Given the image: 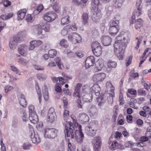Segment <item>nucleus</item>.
<instances>
[{
	"instance_id": "obj_2",
	"label": "nucleus",
	"mask_w": 151,
	"mask_h": 151,
	"mask_svg": "<svg viewBox=\"0 0 151 151\" xmlns=\"http://www.w3.org/2000/svg\"><path fill=\"white\" fill-rule=\"evenodd\" d=\"M123 32H121L120 34L117 36L114 44V52L118 58L119 60H122L124 57V50L127 46V44L122 42V39L123 37H121L123 35Z\"/></svg>"
},
{
	"instance_id": "obj_29",
	"label": "nucleus",
	"mask_w": 151,
	"mask_h": 151,
	"mask_svg": "<svg viewBox=\"0 0 151 151\" xmlns=\"http://www.w3.org/2000/svg\"><path fill=\"white\" fill-rule=\"evenodd\" d=\"M92 50L94 54L97 56H99L102 53V49L101 47H99Z\"/></svg>"
},
{
	"instance_id": "obj_46",
	"label": "nucleus",
	"mask_w": 151,
	"mask_h": 151,
	"mask_svg": "<svg viewBox=\"0 0 151 151\" xmlns=\"http://www.w3.org/2000/svg\"><path fill=\"white\" fill-rule=\"evenodd\" d=\"M99 47H101L100 45L98 42L96 41L93 42L91 44L92 50L97 48Z\"/></svg>"
},
{
	"instance_id": "obj_17",
	"label": "nucleus",
	"mask_w": 151,
	"mask_h": 151,
	"mask_svg": "<svg viewBox=\"0 0 151 151\" xmlns=\"http://www.w3.org/2000/svg\"><path fill=\"white\" fill-rule=\"evenodd\" d=\"M42 43V42L40 40H33L30 42L29 50H32L35 47L39 46Z\"/></svg>"
},
{
	"instance_id": "obj_25",
	"label": "nucleus",
	"mask_w": 151,
	"mask_h": 151,
	"mask_svg": "<svg viewBox=\"0 0 151 151\" xmlns=\"http://www.w3.org/2000/svg\"><path fill=\"white\" fill-rule=\"evenodd\" d=\"M124 0H114L113 5L116 8H121L123 4Z\"/></svg>"
},
{
	"instance_id": "obj_18",
	"label": "nucleus",
	"mask_w": 151,
	"mask_h": 151,
	"mask_svg": "<svg viewBox=\"0 0 151 151\" xmlns=\"http://www.w3.org/2000/svg\"><path fill=\"white\" fill-rule=\"evenodd\" d=\"M81 97H82L83 100L86 102H90L92 101V95L88 93V92L85 93L81 94Z\"/></svg>"
},
{
	"instance_id": "obj_42",
	"label": "nucleus",
	"mask_w": 151,
	"mask_h": 151,
	"mask_svg": "<svg viewBox=\"0 0 151 151\" xmlns=\"http://www.w3.org/2000/svg\"><path fill=\"white\" fill-rule=\"evenodd\" d=\"M53 9L55 12H58L60 10V6L59 3L57 2H55L52 7Z\"/></svg>"
},
{
	"instance_id": "obj_27",
	"label": "nucleus",
	"mask_w": 151,
	"mask_h": 151,
	"mask_svg": "<svg viewBox=\"0 0 151 151\" xmlns=\"http://www.w3.org/2000/svg\"><path fill=\"white\" fill-rule=\"evenodd\" d=\"M26 35V32L25 31H22L18 32L17 37L19 38V41H21L24 40Z\"/></svg>"
},
{
	"instance_id": "obj_43",
	"label": "nucleus",
	"mask_w": 151,
	"mask_h": 151,
	"mask_svg": "<svg viewBox=\"0 0 151 151\" xmlns=\"http://www.w3.org/2000/svg\"><path fill=\"white\" fill-rule=\"evenodd\" d=\"M50 58H53L56 55L57 52L54 49H52L49 51L48 52Z\"/></svg>"
},
{
	"instance_id": "obj_31",
	"label": "nucleus",
	"mask_w": 151,
	"mask_h": 151,
	"mask_svg": "<svg viewBox=\"0 0 151 151\" xmlns=\"http://www.w3.org/2000/svg\"><path fill=\"white\" fill-rule=\"evenodd\" d=\"M143 21L141 19H138L135 22V27L136 29L140 28L143 24Z\"/></svg>"
},
{
	"instance_id": "obj_26",
	"label": "nucleus",
	"mask_w": 151,
	"mask_h": 151,
	"mask_svg": "<svg viewBox=\"0 0 151 151\" xmlns=\"http://www.w3.org/2000/svg\"><path fill=\"white\" fill-rule=\"evenodd\" d=\"M142 9H138L137 8V9L134 10L133 15L132 16V19H135L136 17H138L142 14Z\"/></svg>"
},
{
	"instance_id": "obj_53",
	"label": "nucleus",
	"mask_w": 151,
	"mask_h": 151,
	"mask_svg": "<svg viewBox=\"0 0 151 151\" xmlns=\"http://www.w3.org/2000/svg\"><path fill=\"white\" fill-rule=\"evenodd\" d=\"M59 83H57L55 86V90L58 93H60L61 92V89Z\"/></svg>"
},
{
	"instance_id": "obj_22",
	"label": "nucleus",
	"mask_w": 151,
	"mask_h": 151,
	"mask_svg": "<svg viewBox=\"0 0 151 151\" xmlns=\"http://www.w3.org/2000/svg\"><path fill=\"white\" fill-rule=\"evenodd\" d=\"M29 119L32 123H36L38 121V117L36 113L29 114Z\"/></svg>"
},
{
	"instance_id": "obj_15",
	"label": "nucleus",
	"mask_w": 151,
	"mask_h": 151,
	"mask_svg": "<svg viewBox=\"0 0 151 151\" xmlns=\"http://www.w3.org/2000/svg\"><path fill=\"white\" fill-rule=\"evenodd\" d=\"M28 48V46L24 44L19 45L18 47V51L19 53L22 55L25 56L27 55L26 51Z\"/></svg>"
},
{
	"instance_id": "obj_28",
	"label": "nucleus",
	"mask_w": 151,
	"mask_h": 151,
	"mask_svg": "<svg viewBox=\"0 0 151 151\" xmlns=\"http://www.w3.org/2000/svg\"><path fill=\"white\" fill-rule=\"evenodd\" d=\"M70 31L69 26H67L65 27L61 31V34L63 36L66 35Z\"/></svg>"
},
{
	"instance_id": "obj_45",
	"label": "nucleus",
	"mask_w": 151,
	"mask_h": 151,
	"mask_svg": "<svg viewBox=\"0 0 151 151\" xmlns=\"http://www.w3.org/2000/svg\"><path fill=\"white\" fill-rule=\"evenodd\" d=\"M90 112L93 115H96L97 114L98 110L94 106L92 105L90 109Z\"/></svg>"
},
{
	"instance_id": "obj_56",
	"label": "nucleus",
	"mask_w": 151,
	"mask_h": 151,
	"mask_svg": "<svg viewBox=\"0 0 151 151\" xmlns=\"http://www.w3.org/2000/svg\"><path fill=\"white\" fill-rule=\"evenodd\" d=\"M136 39H137L138 41L137 42V44L135 47V49H137L139 46V45L140 43L142 40V37H139V39L138 37L136 38Z\"/></svg>"
},
{
	"instance_id": "obj_55",
	"label": "nucleus",
	"mask_w": 151,
	"mask_h": 151,
	"mask_svg": "<svg viewBox=\"0 0 151 151\" xmlns=\"http://www.w3.org/2000/svg\"><path fill=\"white\" fill-rule=\"evenodd\" d=\"M29 115L36 113L34 111V106L32 105H30L29 106Z\"/></svg>"
},
{
	"instance_id": "obj_5",
	"label": "nucleus",
	"mask_w": 151,
	"mask_h": 151,
	"mask_svg": "<svg viewBox=\"0 0 151 151\" xmlns=\"http://www.w3.org/2000/svg\"><path fill=\"white\" fill-rule=\"evenodd\" d=\"M68 38L74 44L80 42L81 40V37L80 35L76 32L71 33L69 34L68 36Z\"/></svg>"
},
{
	"instance_id": "obj_16",
	"label": "nucleus",
	"mask_w": 151,
	"mask_h": 151,
	"mask_svg": "<svg viewBox=\"0 0 151 151\" xmlns=\"http://www.w3.org/2000/svg\"><path fill=\"white\" fill-rule=\"evenodd\" d=\"M30 138L33 143L38 144L40 142V138L37 134H35L34 132H32L30 136Z\"/></svg>"
},
{
	"instance_id": "obj_7",
	"label": "nucleus",
	"mask_w": 151,
	"mask_h": 151,
	"mask_svg": "<svg viewBox=\"0 0 151 151\" xmlns=\"http://www.w3.org/2000/svg\"><path fill=\"white\" fill-rule=\"evenodd\" d=\"M48 122L52 123L54 122L57 119V116L53 108H50L48 112L47 117Z\"/></svg>"
},
{
	"instance_id": "obj_64",
	"label": "nucleus",
	"mask_w": 151,
	"mask_h": 151,
	"mask_svg": "<svg viewBox=\"0 0 151 151\" xmlns=\"http://www.w3.org/2000/svg\"><path fill=\"white\" fill-rule=\"evenodd\" d=\"M14 88L13 86L10 85L6 86L5 88V91L6 93H7L9 91L12 90Z\"/></svg>"
},
{
	"instance_id": "obj_60",
	"label": "nucleus",
	"mask_w": 151,
	"mask_h": 151,
	"mask_svg": "<svg viewBox=\"0 0 151 151\" xmlns=\"http://www.w3.org/2000/svg\"><path fill=\"white\" fill-rule=\"evenodd\" d=\"M68 151H74V148L73 149V147H72V145L70 141V139H68Z\"/></svg>"
},
{
	"instance_id": "obj_62",
	"label": "nucleus",
	"mask_w": 151,
	"mask_h": 151,
	"mask_svg": "<svg viewBox=\"0 0 151 151\" xmlns=\"http://www.w3.org/2000/svg\"><path fill=\"white\" fill-rule=\"evenodd\" d=\"M31 146V145L30 144L24 143L22 147L24 149L28 150Z\"/></svg>"
},
{
	"instance_id": "obj_20",
	"label": "nucleus",
	"mask_w": 151,
	"mask_h": 151,
	"mask_svg": "<svg viewBox=\"0 0 151 151\" xmlns=\"http://www.w3.org/2000/svg\"><path fill=\"white\" fill-rule=\"evenodd\" d=\"M92 93H94L96 95H98L99 94L101 88L99 86L96 84H94L90 89Z\"/></svg>"
},
{
	"instance_id": "obj_49",
	"label": "nucleus",
	"mask_w": 151,
	"mask_h": 151,
	"mask_svg": "<svg viewBox=\"0 0 151 151\" xmlns=\"http://www.w3.org/2000/svg\"><path fill=\"white\" fill-rule=\"evenodd\" d=\"M19 103L23 107H26L27 103L25 99H19Z\"/></svg>"
},
{
	"instance_id": "obj_12",
	"label": "nucleus",
	"mask_w": 151,
	"mask_h": 151,
	"mask_svg": "<svg viewBox=\"0 0 151 151\" xmlns=\"http://www.w3.org/2000/svg\"><path fill=\"white\" fill-rule=\"evenodd\" d=\"M95 63L94 57L91 56L87 58L85 62V66L86 68H88L90 66H92Z\"/></svg>"
},
{
	"instance_id": "obj_37",
	"label": "nucleus",
	"mask_w": 151,
	"mask_h": 151,
	"mask_svg": "<svg viewBox=\"0 0 151 151\" xmlns=\"http://www.w3.org/2000/svg\"><path fill=\"white\" fill-rule=\"evenodd\" d=\"M114 97V93H109V96L108 97L107 101L108 103L109 104L111 105L113 102V98Z\"/></svg>"
},
{
	"instance_id": "obj_63",
	"label": "nucleus",
	"mask_w": 151,
	"mask_h": 151,
	"mask_svg": "<svg viewBox=\"0 0 151 151\" xmlns=\"http://www.w3.org/2000/svg\"><path fill=\"white\" fill-rule=\"evenodd\" d=\"M138 93L142 96H145L146 94V91L143 90L142 89H141L137 90Z\"/></svg>"
},
{
	"instance_id": "obj_48",
	"label": "nucleus",
	"mask_w": 151,
	"mask_h": 151,
	"mask_svg": "<svg viewBox=\"0 0 151 151\" xmlns=\"http://www.w3.org/2000/svg\"><path fill=\"white\" fill-rule=\"evenodd\" d=\"M37 78L40 80L45 79L47 77L46 75L43 74H39L37 75Z\"/></svg>"
},
{
	"instance_id": "obj_24",
	"label": "nucleus",
	"mask_w": 151,
	"mask_h": 151,
	"mask_svg": "<svg viewBox=\"0 0 151 151\" xmlns=\"http://www.w3.org/2000/svg\"><path fill=\"white\" fill-rule=\"evenodd\" d=\"M79 119L82 122L84 123L88 122L89 118L86 114L81 113L79 114Z\"/></svg>"
},
{
	"instance_id": "obj_47",
	"label": "nucleus",
	"mask_w": 151,
	"mask_h": 151,
	"mask_svg": "<svg viewBox=\"0 0 151 151\" xmlns=\"http://www.w3.org/2000/svg\"><path fill=\"white\" fill-rule=\"evenodd\" d=\"M82 90L81 93H87L88 91L89 90L88 86V85L85 84L82 86Z\"/></svg>"
},
{
	"instance_id": "obj_21",
	"label": "nucleus",
	"mask_w": 151,
	"mask_h": 151,
	"mask_svg": "<svg viewBox=\"0 0 151 151\" xmlns=\"http://www.w3.org/2000/svg\"><path fill=\"white\" fill-rule=\"evenodd\" d=\"M27 9H21L17 12L18 18L19 20L23 19L25 16Z\"/></svg>"
},
{
	"instance_id": "obj_39",
	"label": "nucleus",
	"mask_w": 151,
	"mask_h": 151,
	"mask_svg": "<svg viewBox=\"0 0 151 151\" xmlns=\"http://www.w3.org/2000/svg\"><path fill=\"white\" fill-rule=\"evenodd\" d=\"M55 61L59 68L61 69H62L64 68L63 65L61 63L60 61V59L59 58H56Z\"/></svg>"
},
{
	"instance_id": "obj_13",
	"label": "nucleus",
	"mask_w": 151,
	"mask_h": 151,
	"mask_svg": "<svg viewBox=\"0 0 151 151\" xmlns=\"http://www.w3.org/2000/svg\"><path fill=\"white\" fill-rule=\"evenodd\" d=\"M105 77V74L102 73H100L96 74L94 75L93 78V79L95 82H99L103 81Z\"/></svg>"
},
{
	"instance_id": "obj_3",
	"label": "nucleus",
	"mask_w": 151,
	"mask_h": 151,
	"mask_svg": "<svg viewBox=\"0 0 151 151\" xmlns=\"http://www.w3.org/2000/svg\"><path fill=\"white\" fill-rule=\"evenodd\" d=\"M82 86V84L78 83L76 84L74 86L75 91L73 94V96L77 99L76 102L78 104V108H82V103H81L80 89Z\"/></svg>"
},
{
	"instance_id": "obj_30",
	"label": "nucleus",
	"mask_w": 151,
	"mask_h": 151,
	"mask_svg": "<svg viewBox=\"0 0 151 151\" xmlns=\"http://www.w3.org/2000/svg\"><path fill=\"white\" fill-rule=\"evenodd\" d=\"M123 35H122L121 37H123V40L124 41V43H125L126 44L128 43L129 40V38L130 37V35L127 33H124L123 32Z\"/></svg>"
},
{
	"instance_id": "obj_19",
	"label": "nucleus",
	"mask_w": 151,
	"mask_h": 151,
	"mask_svg": "<svg viewBox=\"0 0 151 151\" xmlns=\"http://www.w3.org/2000/svg\"><path fill=\"white\" fill-rule=\"evenodd\" d=\"M111 41V39L108 36H104L101 39L102 44L105 46H108L110 45Z\"/></svg>"
},
{
	"instance_id": "obj_44",
	"label": "nucleus",
	"mask_w": 151,
	"mask_h": 151,
	"mask_svg": "<svg viewBox=\"0 0 151 151\" xmlns=\"http://www.w3.org/2000/svg\"><path fill=\"white\" fill-rule=\"evenodd\" d=\"M35 88H36V90H37V93L38 94V96L39 97V102L40 103H41V90H40V89L39 88V85H38V84H36V86H35Z\"/></svg>"
},
{
	"instance_id": "obj_38",
	"label": "nucleus",
	"mask_w": 151,
	"mask_h": 151,
	"mask_svg": "<svg viewBox=\"0 0 151 151\" xmlns=\"http://www.w3.org/2000/svg\"><path fill=\"white\" fill-rule=\"evenodd\" d=\"M13 15L12 13H10L5 14H2L0 17L3 20H6L12 17Z\"/></svg>"
},
{
	"instance_id": "obj_57",
	"label": "nucleus",
	"mask_w": 151,
	"mask_h": 151,
	"mask_svg": "<svg viewBox=\"0 0 151 151\" xmlns=\"http://www.w3.org/2000/svg\"><path fill=\"white\" fill-rule=\"evenodd\" d=\"M119 23L118 21H111L110 22V27H119L118 25Z\"/></svg>"
},
{
	"instance_id": "obj_6",
	"label": "nucleus",
	"mask_w": 151,
	"mask_h": 151,
	"mask_svg": "<svg viewBox=\"0 0 151 151\" xmlns=\"http://www.w3.org/2000/svg\"><path fill=\"white\" fill-rule=\"evenodd\" d=\"M57 17V14L53 11H50L45 13L43 16L44 20L47 22L54 20Z\"/></svg>"
},
{
	"instance_id": "obj_9",
	"label": "nucleus",
	"mask_w": 151,
	"mask_h": 151,
	"mask_svg": "<svg viewBox=\"0 0 151 151\" xmlns=\"http://www.w3.org/2000/svg\"><path fill=\"white\" fill-rule=\"evenodd\" d=\"M101 138L100 137H94L93 141L95 151H99L101 148Z\"/></svg>"
},
{
	"instance_id": "obj_33",
	"label": "nucleus",
	"mask_w": 151,
	"mask_h": 151,
	"mask_svg": "<svg viewBox=\"0 0 151 151\" xmlns=\"http://www.w3.org/2000/svg\"><path fill=\"white\" fill-rule=\"evenodd\" d=\"M99 103L98 104V106L101 107L106 102V100L104 99V98L102 96H99L97 99V100Z\"/></svg>"
},
{
	"instance_id": "obj_35",
	"label": "nucleus",
	"mask_w": 151,
	"mask_h": 151,
	"mask_svg": "<svg viewBox=\"0 0 151 151\" xmlns=\"http://www.w3.org/2000/svg\"><path fill=\"white\" fill-rule=\"evenodd\" d=\"M20 113L22 114V118L23 121L26 122L28 120V118L26 115L25 110L24 109H22L20 110Z\"/></svg>"
},
{
	"instance_id": "obj_23",
	"label": "nucleus",
	"mask_w": 151,
	"mask_h": 151,
	"mask_svg": "<svg viewBox=\"0 0 151 151\" xmlns=\"http://www.w3.org/2000/svg\"><path fill=\"white\" fill-rule=\"evenodd\" d=\"M119 30V27H110L109 32L112 35H115Z\"/></svg>"
},
{
	"instance_id": "obj_58",
	"label": "nucleus",
	"mask_w": 151,
	"mask_h": 151,
	"mask_svg": "<svg viewBox=\"0 0 151 151\" xmlns=\"http://www.w3.org/2000/svg\"><path fill=\"white\" fill-rule=\"evenodd\" d=\"M18 62L22 65H25L27 63V61L23 58H20Z\"/></svg>"
},
{
	"instance_id": "obj_54",
	"label": "nucleus",
	"mask_w": 151,
	"mask_h": 151,
	"mask_svg": "<svg viewBox=\"0 0 151 151\" xmlns=\"http://www.w3.org/2000/svg\"><path fill=\"white\" fill-rule=\"evenodd\" d=\"M60 45L65 48H67L68 47V45L65 39H63L60 42Z\"/></svg>"
},
{
	"instance_id": "obj_59",
	"label": "nucleus",
	"mask_w": 151,
	"mask_h": 151,
	"mask_svg": "<svg viewBox=\"0 0 151 151\" xmlns=\"http://www.w3.org/2000/svg\"><path fill=\"white\" fill-rule=\"evenodd\" d=\"M2 3L4 6L7 7L10 5L11 2L8 0H4L2 1Z\"/></svg>"
},
{
	"instance_id": "obj_34",
	"label": "nucleus",
	"mask_w": 151,
	"mask_h": 151,
	"mask_svg": "<svg viewBox=\"0 0 151 151\" xmlns=\"http://www.w3.org/2000/svg\"><path fill=\"white\" fill-rule=\"evenodd\" d=\"M106 88L109 89L111 93H114V87L112 86L111 83L110 81H108L106 84Z\"/></svg>"
},
{
	"instance_id": "obj_61",
	"label": "nucleus",
	"mask_w": 151,
	"mask_h": 151,
	"mask_svg": "<svg viewBox=\"0 0 151 151\" xmlns=\"http://www.w3.org/2000/svg\"><path fill=\"white\" fill-rule=\"evenodd\" d=\"M10 69L13 71L14 72H15L17 74H19V70L16 68L14 66H10Z\"/></svg>"
},
{
	"instance_id": "obj_52",
	"label": "nucleus",
	"mask_w": 151,
	"mask_h": 151,
	"mask_svg": "<svg viewBox=\"0 0 151 151\" xmlns=\"http://www.w3.org/2000/svg\"><path fill=\"white\" fill-rule=\"evenodd\" d=\"M69 116V111L68 110L65 109L63 112V117L65 120H67L68 117Z\"/></svg>"
},
{
	"instance_id": "obj_50",
	"label": "nucleus",
	"mask_w": 151,
	"mask_h": 151,
	"mask_svg": "<svg viewBox=\"0 0 151 151\" xmlns=\"http://www.w3.org/2000/svg\"><path fill=\"white\" fill-rule=\"evenodd\" d=\"M142 0H137L136 6L138 9H142Z\"/></svg>"
},
{
	"instance_id": "obj_11",
	"label": "nucleus",
	"mask_w": 151,
	"mask_h": 151,
	"mask_svg": "<svg viewBox=\"0 0 151 151\" xmlns=\"http://www.w3.org/2000/svg\"><path fill=\"white\" fill-rule=\"evenodd\" d=\"M33 32L37 36H39L40 37H42L43 35L42 29L40 25H37L32 27Z\"/></svg>"
},
{
	"instance_id": "obj_14",
	"label": "nucleus",
	"mask_w": 151,
	"mask_h": 151,
	"mask_svg": "<svg viewBox=\"0 0 151 151\" xmlns=\"http://www.w3.org/2000/svg\"><path fill=\"white\" fill-rule=\"evenodd\" d=\"M19 39L16 36H14L10 39L9 47L10 48L13 50L15 48L17 43L18 42Z\"/></svg>"
},
{
	"instance_id": "obj_51",
	"label": "nucleus",
	"mask_w": 151,
	"mask_h": 151,
	"mask_svg": "<svg viewBox=\"0 0 151 151\" xmlns=\"http://www.w3.org/2000/svg\"><path fill=\"white\" fill-rule=\"evenodd\" d=\"M99 3V0H93L92 3V5L93 6L92 8L93 9L94 8V7H97Z\"/></svg>"
},
{
	"instance_id": "obj_4",
	"label": "nucleus",
	"mask_w": 151,
	"mask_h": 151,
	"mask_svg": "<svg viewBox=\"0 0 151 151\" xmlns=\"http://www.w3.org/2000/svg\"><path fill=\"white\" fill-rule=\"evenodd\" d=\"M57 132L54 128H46L44 129V136L46 138H54L56 136Z\"/></svg>"
},
{
	"instance_id": "obj_8",
	"label": "nucleus",
	"mask_w": 151,
	"mask_h": 151,
	"mask_svg": "<svg viewBox=\"0 0 151 151\" xmlns=\"http://www.w3.org/2000/svg\"><path fill=\"white\" fill-rule=\"evenodd\" d=\"M94 9H91L92 12L93 14L91 16L92 19L94 22H97L101 17V12L100 10H99L97 7H94Z\"/></svg>"
},
{
	"instance_id": "obj_10",
	"label": "nucleus",
	"mask_w": 151,
	"mask_h": 151,
	"mask_svg": "<svg viewBox=\"0 0 151 151\" xmlns=\"http://www.w3.org/2000/svg\"><path fill=\"white\" fill-rule=\"evenodd\" d=\"M95 124L93 125L91 127H87L85 128L86 132L89 135L91 136H94L97 130V128H95Z\"/></svg>"
},
{
	"instance_id": "obj_40",
	"label": "nucleus",
	"mask_w": 151,
	"mask_h": 151,
	"mask_svg": "<svg viewBox=\"0 0 151 151\" xmlns=\"http://www.w3.org/2000/svg\"><path fill=\"white\" fill-rule=\"evenodd\" d=\"M61 22L63 25L68 23L69 22V17L67 16L61 19Z\"/></svg>"
},
{
	"instance_id": "obj_41",
	"label": "nucleus",
	"mask_w": 151,
	"mask_h": 151,
	"mask_svg": "<svg viewBox=\"0 0 151 151\" xmlns=\"http://www.w3.org/2000/svg\"><path fill=\"white\" fill-rule=\"evenodd\" d=\"M116 65L117 64L116 62L111 61L110 60H108L107 63L108 68H115L116 67Z\"/></svg>"
},
{
	"instance_id": "obj_36",
	"label": "nucleus",
	"mask_w": 151,
	"mask_h": 151,
	"mask_svg": "<svg viewBox=\"0 0 151 151\" xmlns=\"http://www.w3.org/2000/svg\"><path fill=\"white\" fill-rule=\"evenodd\" d=\"M83 22L84 24H86L88 22V17L87 13H84L82 16Z\"/></svg>"
},
{
	"instance_id": "obj_32",
	"label": "nucleus",
	"mask_w": 151,
	"mask_h": 151,
	"mask_svg": "<svg viewBox=\"0 0 151 151\" xmlns=\"http://www.w3.org/2000/svg\"><path fill=\"white\" fill-rule=\"evenodd\" d=\"M43 96L45 100L47 101L49 98L47 86L45 85V90L43 91Z\"/></svg>"
},
{
	"instance_id": "obj_1",
	"label": "nucleus",
	"mask_w": 151,
	"mask_h": 151,
	"mask_svg": "<svg viewBox=\"0 0 151 151\" xmlns=\"http://www.w3.org/2000/svg\"><path fill=\"white\" fill-rule=\"evenodd\" d=\"M81 127V126L77 122H75L71 125L69 124L68 126L65 125V130H64L65 136L70 137L72 139L76 138L78 142L81 143L84 138Z\"/></svg>"
}]
</instances>
